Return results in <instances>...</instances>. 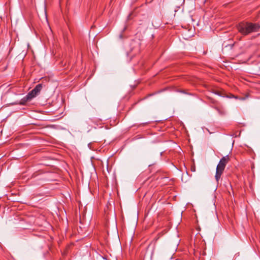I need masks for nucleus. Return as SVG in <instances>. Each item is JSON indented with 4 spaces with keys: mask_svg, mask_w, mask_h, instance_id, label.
Listing matches in <instances>:
<instances>
[{
    "mask_svg": "<svg viewBox=\"0 0 260 260\" xmlns=\"http://www.w3.org/2000/svg\"><path fill=\"white\" fill-rule=\"evenodd\" d=\"M230 159L229 155L222 157L218 164L217 166L216 170V174L215 176V179L218 182L221 176L225 169L226 164L229 162Z\"/></svg>",
    "mask_w": 260,
    "mask_h": 260,
    "instance_id": "obj_2",
    "label": "nucleus"
},
{
    "mask_svg": "<svg viewBox=\"0 0 260 260\" xmlns=\"http://www.w3.org/2000/svg\"><path fill=\"white\" fill-rule=\"evenodd\" d=\"M237 28L240 33L246 36L251 32L258 31L260 28V25L258 23L242 22L238 24Z\"/></svg>",
    "mask_w": 260,
    "mask_h": 260,
    "instance_id": "obj_1",
    "label": "nucleus"
},
{
    "mask_svg": "<svg viewBox=\"0 0 260 260\" xmlns=\"http://www.w3.org/2000/svg\"><path fill=\"white\" fill-rule=\"evenodd\" d=\"M31 100L26 95L20 100L19 104L21 105H24L27 102H29Z\"/></svg>",
    "mask_w": 260,
    "mask_h": 260,
    "instance_id": "obj_5",
    "label": "nucleus"
},
{
    "mask_svg": "<svg viewBox=\"0 0 260 260\" xmlns=\"http://www.w3.org/2000/svg\"><path fill=\"white\" fill-rule=\"evenodd\" d=\"M31 100L26 95L20 100L19 104L21 105H24L27 102H29Z\"/></svg>",
    "mask_w": 260,
    "mask_h": 260,
    "instance_id": "obj_4",
    "label": "nucleus"
},
{
    "mask_svg": "<svg viewBox=\"0 0 260 260\" xmlns=\"http://www.w3.org/2000/svg\"><path fill=\"white\" fill-rule=\"evenodd\" d=\"M178 224H176V225H173L172 223L171 224V226H176V228L178 226Z\"/></svg>",
    "mask_w": 260,
    "mask_h": 260,
    "instance_id": "obj_6",
    "label": "nucleus"
},
{
    "mask_svg": "<svg viewBox=\"0 0 260 260\" xmlns=\"http://www.w3.org/2000/svg\"><path fill=\"white\" fill-rule=\"evenodd\" d=\"M42 88V85L41 84H39L30 92H29L27 95L32 100L33 98L36 97L38 93L40 92Z\"/></svg>",
    "mask_w": 260,
    "mask_h": 260,
    "instance_id": "obj_3",
    "label": "nucleus"
}]
</instances>
